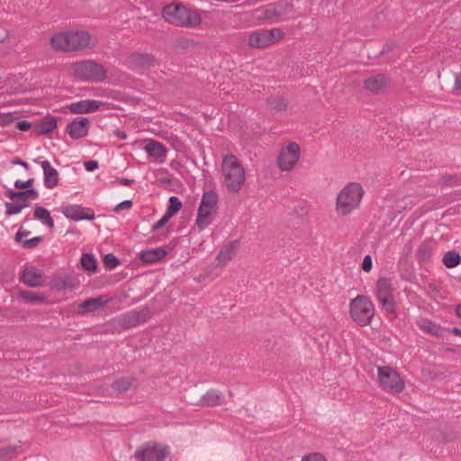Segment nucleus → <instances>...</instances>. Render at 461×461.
Segmentation results:
<instances>
[{"instance_id": "obj_43", "label": "nucleus", "mask_w": 461, "mask_h": 461, "mask_svg": "<svg viewBox=\"0 0 461 461\" xmlns=\"http://www.w3.org/2000/svg\"><path fill=\"white\" fill-rule=\"evenodd\" d=\"M5 205L6 207L5 214L6 216H12L14 214H18L22 212L23 209L24 204H19V203H12L10 202H5Z\"/></svg>"}, {"instance_id": "obj_18", "label": "nucleus", "mask_w": 461, "mask_h": 461, "mask_svg": "<svg viewBox=\"0 0 461 461\" xmlns=\"http://www.w3.org/2000/svg\"><path fill=\"white\" fill-rule=\"evenodd\" d=\"M240 241L238 240H232L227 243L218 253L215 261L216 267L225 265L230 261L235 255L236 250L239 248Z\"/></svg>"}, {"instance_id": "obj_35", "label": "nucleus", "mask_w": 461, "mask_h": 461, "mask_svg": "<svg viewBox=\"0 0 461 461\" xmlns=\"http://www.w3.org/2000/svg\"><path fill=\"white\" fill-rule=\"evenodd\" d=\"M82 268L87 271H95L97 268V261L91 253H84L81 257Z\"/></svg>"}, {"instance_id": "obj_51", "label": "nucleus", "mask_w": 461, "mask_h": 461, "mask_svg": "<svg viewBox=\"0 0 461 461\" xmlns=\"http://www.w3.org/2000/svg\"><path fill=\"white\" fill-rule=\"evenodd\" d=\"M31 234L30 230H23L22 227L19 229V230L16 232L14 236V241L15 242H22L23 239L25 237H28Z\"/></svg>"}, {"instance_id": "obj_55", "label": "nucleus", "mask_w": 461, "mask_h": 461, "mask_svg": "<svg viewBox=\"0 0 461 461\" xmlns=\"http://www.w3.org/2000/svg\"><path fill=\"white\" fill-rule=\"evenodd\" d=\"M13 165H19L24 167L26 170L29 169V164L20 158H14L11 161Z\"/></svg>"}, {"instance_id": "obj_32", "label": "nucleus", "mask_w": 461, "mask_h": 461, "mask_svg": "<svg viewBox=\"0 0 461 461\" xmlns=\"http://www.w3.org/2000/svg\"><path fill=\"white\" fill-rule=\"evenodd\" d=\"M19 296L31 303H41L45 301V296L42 294L32 291L22 290L19 292Z\"/></svg>"}, {"instance_id": "obj_61", "label": "nucleus", "mask_w": 461, "mask_h": 461, "mask_svg": "<svg viewBox=\"0 0 461 461\" xmlns=\"http://www.w3.org/2000/svg\"><path fill=\"white\" fill-rule=\"evenodd\" d=\"M40 158H35L33 161H34L35 163H40Z\"/></svg>"}, {"instance_id": "obj_31", "label": "nucleus", "mask_w": 461, "mask_h": 461, "mask_svg": "<svg viewBox=\"0 0 461 461\" xmlns=\"http://www.w3.org/2000/svg\"><path fill=\"white\" fill-rule=\"evenodd\" d=\"M73 287L72 280L68 276H57L51 281V288L57 291L72 289Z\"/></svg>"}, {"instance_id": "obj_25", "label": "nucleus", "mask_w": 461, "mask_h": 461, "mask_svg": "<svg viewBox=\"0 0 461 461\" xmlns=\"http://www.w3.org/2000/svg\"><path fill=\"white\" fill-rule=\"evenodd\" d=\"M57 118L53 116L44 117L35 127L38 135H46L57 128Z\"/></svg>"}, {"instance_id": "obj_14", "label": "nucleus", "mask_w": 461, "mask_h": 461, "mask_svg": "<svg viewBox=\"0 0 461 461\" xmlns=\"http://www.w3.org/2000/svg\"><path fill=\"white\" fill-rule=\"evenodd\" d=\"M293 10V5L287 2H279L271 4L266 6H262L257 9V12L260 13L264 19H272L274 17H280L284 14L291 13Z\"/></svg>"}, {"instance_id": "obj_38", "label": "nucleus", "mask_w": 461, "mask_h": 461, "mask_svg": "<svg viewBox=\"0 0 461 461\" xmlns=\"http://www.w3.org/2000/svg\"><path fill=\"white\" fill-rule=\"evenodd\" d=\"M122 323L124 327L131 328L139 325L137 315L134 311H131L122 316Z\"/></svg>"}, {"instance_id": "obj_3", "label": "nucleus", "mask_w": 461, "mask_h": 461, "mask_svg": "<svg viewBox=\"0 0 461 461\" xmlns=\"http://www.w3.org/2000/svg\"><path fill=\"white\" fill-rule=\"evenodd\" d=\"M221 171L224 184L232 193H238L245 183V170L238 158L227 154L222 158Z\"/></svg>"}, {"instance_id": "obj_4", "label": "nucleus", "mask_w": 461, "mask_h": 461, "mask_svg": "<svg viewBox=\"0 0 461 461\" xmlns=\"http://www.w3.org/2000/svg\"><path fill=\"white\" fill-rule=\"evenodd\" d=\"M364 194V190L360 184L351 182L348 184L338 194L336 209L341 215L349 214L354 209L357 208Z\"/></svg>"}, {"instance_id": "obj_54", "label": "nucleus", "mask_w": 461, "mask_h": 461, "mask_svg": "<svg viewBox=\"0 0 461 461\" xmlns=\"http://www.w3.org/2000/svg\"><path fill=\"white\" fill-rule=\"evenodd\" d=\"M17 129L22 131H27L31 129L32 123L28 121H21L17 122Z\"/></svg>"}, {"instance_id": "obj_52", "label": "nucleus", "mask_w": 461, "mask_h": 461, "mask_svg": "<svg viewBox=\"0 0 461 461\" xmlns=\"http://www.w3.org/2000/svg\"><path fill=\"white\" fill-rule=\"evenodd\" d=\"M84 167L86 171L93 172L98 168L99 164L96 160H88L84 163Z\"/></svg>"}, {"instance_id": "obj_29", "label": "nucleus", "mask_w": 461, "mask_h": 461, "mask_svg": "<svg viewBox=\"0 0 461 461\" xmlns=\"http://www.w3.org/2000/svg\"><path fill=\"white\" fill-rule=\"evenodd\" d=\"M35 219L41 221L42 224L47 226L50 230L54 228V221L50 212L44 207L37 206L33 214Z\"/></svg>"}, {"instance_id": "obj_53", "label": "nucleus", "mask_w": 461, "mask_h": 461, "mask_svg": "<svg viewBox=\"0 0 461 461\" xmlns=\"http://www.w3.org/2000/svg\"><path fill=\"white\" fill-rule=\"evenodd\" d=\"M302 461H326V459L323 457L321 454L314 453L307 456H304L302 459Z\"/></svg>"}, {"instance_id": "obj_8", "label": "nucleus", "mask_w": 461, "mask_h": 461, "mask_svg": "<svg viewBox=\"0 0 461 461\" xmlns=\"http://www.w3.org/2000/svg\"><path fill=\"white\" fill-rule=\"evenodd\" d=\"M169 454L168 446L149 441L137 447L134 456L139 461H164Z\"/></svg>"}, {"instance_id": "obj_11", "label": "nucleus", "mask_w": 461, "mask_h": 461, "mask_svg": "<svg viewBox=\"0 0 461 461\" xmlns=\"http://www.w3.org/2000/svg\"><path fill=\"white\" fill-rule=\"evenodd\" d=\"M300 157V147L295 142H290L283 148L277 158L278 167L282 171L291 170Z\"/></svg>"}, {"instance_id": "obj_7", "label": "nucleus", "mask_w": 461, "mask_h": 461, "mask_svg": "<svg viewBox=\"0 0 461 461\" xmlns=\"http://www.w3.org/2000/svg\"><path fill=\"white\" fill-rule=\"evenodd\" d=\"M377 375L380 386L386 392L400 393L405 388L404 381L399 373L389 366H378Z\"/></svg>"}, {"instance_id": "obj_45", "label": "nucleus", "mask_w": 461, "mask_h": 461, "mask_svg": "<svg viewBox=\"0 0 461 461\" xmlns=\"http://www.w3.org/2000/svg\"><path fill=\"white\" fill-rule=\"evenodd\" d=\"M135 315L138 317L139 324L147 321L152 315L149 307H143L140 311H134Z\"/></svg>"}, {"instance_id": "obj_36", "label": "nucleus", "mask_w": 461, "mask_h": 461, "mask_svg": "<svg viewBox=\"0 0 461 461\" xmlns=\"http://www.w3.org/2000/svg\"><path fill=\"white\" fill-rule=\"evenodd\" d=\"M20 193H26V194H28L25 196H23L21 198H17V200L15 201L19 204H24L25 203V205H23V209L27 208V207H29L31 205L30 200H36V199L39 198V193L34 188L20 191Z\"/></svg>"}, {"instance_id": "obj_28", "label": "nucleus", "mask_w": 461, "mask_h": 461, "mask_svg": "<svg viewBox=\"0 0 461 461\" xmlns=\"http://www.w3.org/2000/svg\"><path fill=\"white\" fill-rule=\"evenodd\" d=\"M134 381L133 377H121L114 381L111 387L117 394L125 393L131 388Z\"/></svg>"}, {"instance_id": "obj_56", "label": "nucleus", "mask_w": 461, "mask_h": 461, "mask_svg": "<svg viewBox=\"0 0 461 461\" xmlns=\"http://www.w3.org/2000/svg\"><path fill=\"white\" fill-rule=\"evenodd\" d=\"M116 182L119 183L122 185L130 186V185H131L135 182V180L134 179L124 178V177H118V178H116Z\"/></svg>"}, {"instance_id": "obj_13", "label": "nucleus", "mask_w": 461, "mask_h": 461, "mask_svg": "<svg viewBox=\"0 0 461 461\" xmlns=\"http://www.w3.org/2000/svg\"><path fill=\"white\" fill-rule=\"evenodd\" d=\"M390 82L391 79L386 75L376 74L366 78L363 82V86L366 91L374 95H379L386 90L390 85Z\"/></svg>"}, {"instance_id": "obj_12", "label": "nucleus", "mask_w": 461, "mask_h": 461, "mask_svg": "<svg viewBox=\"0 0 461 461\" xmlns=\"http://www.w3.org/2000/svg\"><path fill=\"white\" fill-rule=\"evenodd\" d=\"M20 281L28 287H41L44 285V273L34 266H25Z\"/></svg>"}, {"instance_id": "obj_30", "label": "nucleus", "mask_w": 461, "mask_h": 461, "mask_svg": "<svg viewBox=\"0 0 461 461\" xmlns=\"http://www.w3.org/2000/svg\"><path fill=\"white\" fill-rule=\"evenodd\" d=\"M442 263L447 268H454L461 263V255L455 250H449L445 253Z\"/></svg>"}, {"instance_id": "obj_39", "label": "nucleus", "mask_w": 461, "mask_h": 461, "mask_svg": "<svg viewBox=\"0 0 461 461\" xmlns=\"http://www.w3.org/2000/svg\"><path fill=\"white\" fill-rule=\"evenodd\" d=\"M267 104L271 109L276 112L285 111L287 107V102L283 98H269Z\"/></svg>"}, {"instance_id": "obj_19", "label": "nucleus", "mask_w": 461, "mask_h": 461, "mask_svg": "<svg viewBox=\"0 0 461 461\" xmlns=\"http://www.w3.org/2000/svg\"><path fill=\"white\" fill-rule=\"evenodd\" d=\"M41 165L43 170L45 186L49 189L56 187L59 184V173L57 169L54 168L48 160L41 162Z\"/></svg>"}, {"instance_id": "obj_23", "label": "nucleus", "mask_w": 461, "mask_h": 461, "mask_svg": "<svg viewBox=\"0 0 461 461\" xmlns=\"http://www.w3.org/2000/svg\"><path fill=\"white\" fill-rule=\"evenodd\" d=\"M167 254V250L163 248L153 249L142 251L140 254V259L142 263L150 264L159 261Z\"/></svg>"}, {"instance_id": "obj_21", "label": "nucleus", "mask_w": 461, "mask_h": 461, "mask_svg": "<svg viewBox=\"0 0 461 461\" xmlns=\"http://www.w3.org/2000/svg\"><path fill=\"white\" fill-rule=\"evenodd\" d=\"M419 327L424 332L438 338L445 337L446 333L449 332V330L443 328L439 324H437L428 319L422 320L420 322Z\"/></svg>"}, {"instance_id": "obj_44", "label": "nucleus", "mask_w": 461, "mask_h": 461, "mask_svg": "<svg viewBox=\"0 0 461 461\" xmlns=\"http://www.w3.org/2000/svg\"><path fill=\"white\" fill-rule=\"evenodd\" d=\"M42 241H43V237H41V236L33 237L30 240H23L22 247L24 249H34L37 246H39V244H41Z\"/></svg>"}, {"instance_id": "obj_27", "label": "nucleus", "mask_w": 461, "mask_h": 461, "mask_svg": "<svg viewBox=\"0 0 461 461\" xmlns=\"http://www.w3.org/2000/svg\"><path fill=\"white\" fill-rule=\"evenodd\" d=\"M214 211L206 210V209H198L197 217L195 221V224L198 229L203 230L207 228L212 221V213Z\"/></svg>"}, {"instance_id": "obj_42", "label": "nucleus", "mask_w": 461, "mask_h": 461, "mask_svg": "<svg viewBox=\"0 0 461 461\" xmlns=\"http://www.w3.org/2000/svg\"><path fill=\"white\" fill-rule=\"evenodd\" d=\"M19 447L18 446H5L0 447V459L12 458Z\"/></svg>"}, {"instance_id": "obj_50", "label": "nucleus", "mask_w": 461, "mask_h": 461, "mask_svg": "<svg viewBox=\"0 0 461 461\" xmlns=\"http://www.w3.org/2000/svg\"><path fill=\"white\" fill-rule=\"evenodd\" d=\"M26 194V193H20V191H15L13 189H10L5 193V195L13 201H16L17 198H21Z\"/></svg>"}, {"instance_id": "obj_26", "label": "nucleus", "mask_w": 461, "mask_h": 461, "mask_svg": "<svg viewBox=\"0 0 461 461\" xmlns=\"http://www.w3.org/2000/svg\"><path fill=\"white\" fill-rule=\"evenodd\" d=\"M218 203V194L216 192L211 190L204 192L201 200L200 209H206L211 211H216Z\"/></svg>"}, {"instance_id": "obj_20", "label": "nucleus", "mask_w": 461, "mask_h": 461, "mask_svg": "<svg viewBox=\"0 0 461 461\" xmlns=\"http://www.w3.org/2000/svg\"><path fill=\"white\" fill-rule=\"evenodd\" d=\"M109 298L107 295H100L94 298H89L85 300L80 305L79 308L87 312H95L98 310L104 308V306L108 303Z\"/></svg>"}, {"instance_id": "obj_60", "label": "nucleus", "mask_w": 461, "mask_h": 461, "mask_svg": "<svg viewBox=\"0 0 461 461\" xmlns=\"http://www.w3.org/2000/svg\"><path fill=\"white\" fill-rule=\"evenodd\" d=\"M456 315L461 318V304L457 305L456 308Z\"/></svg>"}, {"instance_id": "obj_24", "label": "nucleus", "mask_w": 461, "mask_h": 461, "mask_svg": "<svg viewBox=\"0 0 461 461\" xmlns=\"http://www.w3.org/2000/svg\"><path fill=\"white\" fill-rule=\"evenodd\" d=\"M144 150L149 157L161 158L167 155V148L157 140H150L145 146Z\"/></svg>"}, {"instance_id": "obj_47", "label": "nucleus", "mask_w": 461, "mask_h": 461, "mask_svg": "<svg viewBox=\"0 0 461 461\" xmlns=\"http://www.w3.org/2000/svg\"><path fill=\"white\" fill-rule=\"evenodd\" d=\"M132 202L131 200H125L120 203H118L114 209V212H119L122 210H130L132 207Z\"/></svg>"}, {"instance_id": "obj_37", "label": "nucleus", "mask_w": 461, "mask_h": 461, "mask_svg": "<svg viewBox=\"0 0 461 461\" xmlns=\"http://www.w3.org/2000/svg\"><path fill=\"white\" fill-rule=\"evenodd\" d=\"M182 208V202L177 196H171L168 200V205L166 213L171 218L176 215Z\"/></svg>"}, {"instance_id": "obj_10", "label": "nucleus", "mask_w": 461, "mask_h": 461, "mask_svg": "<svg viewBox=\"0 0 461 461\" xmlns=\"http://www.w3.org/2000/svg\"><path fill=\"white\" fill-rule=\"evenodd\" d=\"M283 36L284 33L279 28L261 29L249 33L248 42L252 48L263 49L279 41Z\"/></svg>"}, {"instance_id": "obj_48", "label": "nucleus", "mask_w": 461, "mask_h": 461, "mask_svg": "<svg viewBox=\"0 0 461 461\" xmlns=\"http://www.w3.org/2000/svg\"><path fill=\"white\" fill-rule=\"evenodd\" d=\"M171 217L165 213L162 218L158 221L153 226H152V231H156L159 229H161L166 223L169 221Z\"/></svg>"}, {"instance_id": "obj_16", "label": "nucleus", "mask_w": 461, "mask_h": 461, "mask_svg": "<svg viewBox=\"0 0 461 461\" xmlns=\"http://www.w3.org/2000/svg\"><path fill=\"white\" fill-rule=\"evenodd\" d=\"M104 103L99 100L86 99L71 103L68 105V111L73 114L90 113L100 110Z\"/></svg>"}, {"instance_id": "obj_49", "label": "nucleus", "mask_w": 461, "mask_h": 461, "mask_svg": "<svg viewBox=\"0 0 461 461\" xmlns=\"http://www.w3.org/2000/svg\"><path fill=\"white\" fill-rule=\"evenodd\" d=\"M372 267H373V262H372V258L370 255H366L365 256L364 259H363V262H362V269L368 273L371 271L372 269Z\"/></svg>"}, {"instance_id": "obj_58", "label": "nucleus", "mask_w": 461, "mask_h": 461, "mask_svg": "<svg viewBox=\"0 0 461 461\" xmlns=\"http://www.w3.org/2000/svg\"><path fill=\"white\" fill-rule=\"evenodd\" d=\"M113 134L115 136H117L120 140H126L128 135L126 134L125 131H120V130H116L113 131Z\"/></svg>"}, {"instance_id": "obj_22", "label": "nucleus", "mask_w": 461, "mask_h": 461, "mask_svg": "<svg viewBox=\"0 0 461 461\" xmlns=\"http://www.w3.org/2000/svg\"><path fill=\"white\" fill-rule=\"evenodd\" d=\"M224 395L216 389H210L199 401L202 406H218L224 402Z\"/></svg>"}, {"instance_id": "obj_1", "label": "nucleus", "mask_w": 461, "mask_h": 461, "mask_svg": "<svg viewBox=\"0 0 461 461\" xmlns=\"http://www.w3.org/2000/svg\"><path fill=\"white\" fill-rule=\"evenodd\" d=\"M90 34L86 31H68L52 36L53 49L65 52L79 51L90 46Z\"/></svg>"}, {"instance_id": "obj_46", "label": "nucleus", "mask_w": 461, "mask_h": 461, "mask_svg": "<svg viewBox=\"0 0 461 461\" xmlns=\"http://www.w3.org/2000/svg\"><path fill=\"white\" fill-rule=\"evenodd\" d=\"M33 183H34L33 178H29L26 181L16 180L14 182V187L20 191H23V190L31 189Z\"/></svg>"}, {"instance_id": "obj_17", "label": "nucleus", "mask_w": 461, "mask_h": 461, "mask_svg": "<svg viewBox=\"0 0 461 461\" xmlns=\"http://www.w3.org/2000/svg\"><path fill=\"white\" fill-rule=\"evenodd\" d=\"M62 213L68 219L73 221L94 220L95 212L91 208H85L81 205H68L62 207Z\"/></svg>"}, {"instance_id": "obj_57", "label": "nucleus", "mask_w": 461, "mask_h": 461, "mask_svg": "<svg viewBox=\"0 0 461 461\" xmlns=\"http://www.w3.org/2000/svg\"><path fill=\"white\" fill-rule=\"evenodd\" d=\"M8 38V32L6 29L0 27V43L4 42Z\"/></svg>"}, {"instance_id": "obj_59", "label": "nucleus", "mask_w": 461, "mask_h": 461, "mask_svg": "<svg viewBox=\"0 0 461 461\" xmlns=\"http://www.w3.org/2000/svg\"><path fill=\"white\" fill-rule=\"evenodd\" d=\"M451 332L456 336H460L461 335V330L459 328H456V327H454L452 330H451Z\"/></svg>"}, {"instance_id": "obj_34", "label": "nucleus", "mask_w": 461, "mask_h": 461, "mask_svg": "<svg viewBox=\"0 0 461 461\" xmlns=\"http://www.w3.org/2000/svg\"><path fill=\"white\" fill-rule=\"evenodd\" d=\"M416 257L420 262L429 261L432 257V248L426 243H421L417 249Z\"/></svg>"}, {"instance_id": "obj_40", "label": "nucleus", "mask_w": 461, "mask_h": 461, "mask_svg": "<svg viewBox=\"0 0 461 461\" xmlns=\"http://www.w3.org/2000/svg\"><path fill=\"white\" fill-rule=\"evenodd\" d=\"M104 265L108 269H115L120 265V259L112 253L106 254L103 258Z\"/></svg>"}, {"instance_id": "obj_6", "label": "nucleus", "mask_w": 461, "mask_h": 461, "mask_svg": "<svg viewBox=\"0 0 461 461\" xmlns=\"http://www.w3.org/2000/svg\"><path fill=\"white\" fill-rule=\"evenodd\" d=\"M75 76L84 81L100 83L107 77L104 66L93 60H84L73 65Z\"/></svg>"}, {"instance_id": "obj_41", "label": "nucleus", "mask_w": 461, "mask_h": 461, "mask_svg": "<svg viewBox=\"0 0 461 461\" xmlns=\"http://www.w3.org/2000/svg\"><path fill=\"white\" fill-rule=\"evenodd\" d=\"M134 61L142 68H149L153 64V58L149 55L137 54L134 56Z\"/></svg>"}, {"instance_id": "obj_33", "label": "nucleus", "mask_w": 461, "mask_h": 461, "mask_svg": "<svg viewBox=\"0 0 461 461\" xmlns=\"http://www.w3.org/2000/svg\"><path fill=\"white\" fill-rule=\"evenodd\" d=\"M438 185L441 186H454L461 185V176L456 174L442 175L438 180Z\"/></svg>"}, {"instance_id": "obj_5", "label": "nucleus", "mask_w": 461, "mask_h": 461, "mask_svg": "<svg viewBox=\"0 0 461 461\" xmlns=\"http://www.w3.org/2000/svg\"><path fill=\"white\" fill-rule=\"evenodd\" d=\"M349 314L359 326H367L375 316L374 303L367 296L358 294L349 303Z\"/></svg>"}, {"instance_id": "obj_15", "label": "nucleus", "mask_w": 461, "mask_h": 461, "mask_svg": "<svg viewBox=\"0 0 461 461\" xmlns=\"http://www.w3.org/2000/svg\"><path fill=\"white\" fill-rule=\"evenodd\" d=\"M90 128V121L86 117L74 119L68 124L66 131L73 140H79L86 137Z\"/></svg>"}, {"instance_id": "obj_2", "label": "nucleus", "mask_w": 461, "mask_h": 461, "mask_svg": "<svg viewBox=\"0 0 461 461\" xmlns=\"http://www.w3.org/2000/svg\"><path fill=\"white\" fill-rule=\"evenodd\" d=\"M163 19L175 26L194 27L201 23L200 15L182 3H172L163 7Z\"/></svg>"}, {"instance_id": "obj_62", "label": "nucleus", "mask_w": 461, "mask_h": 461, "mask_svg": "<svg viewBox=\"0 0 461 461\" xmlns=\"http://www.w3.org/2000/svg\"><path fill=\"white\" fill-rule=\"evenodd\" d=\"M29 220H30L29 215H27V216L24 218V221H29Z\"/></svg>"}, {"instance_id": "obj_9", "label": "nucleus", "mask_w": 461, "mask_h": 461, "mask_svg": "<svg viewBox=\"0 0 461 461\" xmlns=\"http://www.w3.org/2000/svg\"><path fill=\"white\" fill-rule=\"evenodd\" d=\"M375 296L382 308L388 313H393L396 311L395 301L393 297V288L392 281L387 277H379L375 285Z\"/></svg>"}]
</instances>
